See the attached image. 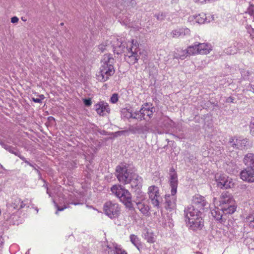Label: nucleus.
<instances>
[{
  "label": "nucleus",
  "instance_id": "obj_31",
  "mask_svg": "<svg viewBox=\"0 0 254 254\" xmlns=\"http://www.w3.org/2000/svg\"><path fill=\"white\" fill-rule=\"evenodd\" d=\"M246 220L250 226L254 228V212L252 215L248 216Z\"/></svg>",
  "mask_w": 254,
  "mask_h": 254
},
{
  "label": "nucleus",
  "instance_id": "obj_27",
  "mask_svg": "<svg viewBox=\"0 0 254 254\" xmlns=\"http://www.w3.org/2000/svg\"><path fill=\"white\" fill-rule=\"evenodd\" d=\"M235 141L234 139H231L230 140V143L234 147L237 148H242L246 145L247 141L245 139H236Z\"/></svg>",
  "mask_w": 254,
  "mask_h": 254
},
{
  "label": "nucleus",
  "instance_id": "obj_14",
  "mask_svg": "<svg viewBox=\"0 0 254 254\" xmlns=\"http://www.w3.org/2000/svg\"><path fill=\"white\" fill-rule=\"evenodd\" d=\"M192 203L200 210L203 209L205 206H209L204 197L199 194H195L192 197Z\"/></svg>",
  "mask_w": 254,
  "mask_h": 254
},
{
  "label": "nucleus",
  "instance_id": "obj_10",
  "mask_svg": "<svg viewBox=\"0 0 254 254\" xmlns=\"http://www.w3.org/2000/svg\"><path fill=\"white\" fill-rule=\"evenodd\" d=\"M147 193L152 204L155 207H159L161 202V197L158 187L154 185L149 187Z\"/></svg>",
  "mask_w": 254,
  "mask_h": 254
},
{
  "label": "nucleus",
  "instance_id": "obj_23",
  "mask_svg": "<svg viewBox=\"0 0 254 254\" xmlns=\"http://www.w3.org/2000/svg\"><path fill=\"white\" fill-rule=\"evenodd\" d=\"M142 237L149 243H154L156 241V236L151 230L145 229Z\"/></svg>",
  "mask_w": 254,
  "mask_h": 254
},
{
  "label": "nucleus",
  "instance_id": "obj_43",
  "mask_svg": "<svg viewBox=\"0 0 254 254\" xmlns=\"http://www.w3.org/2000/svg\"><path fill=\"white\" fill-rule=\"evenodd\" d=\"M3 239L1 236H0V247L2 246L3 244Z\"/></svg>",
  "mask_w": 254,
  "mask_h": 254
},
{
  "label": "nucleus",
  "instance_id": "obj_29",
  "mask_svg": "<svg viewBox=\"0 0 254 254\" xmlns=\"http://www.w3.org/2000/svg\"><path fill=\"white\" fill-rule=\"evenodd\" d=\"M129 238L131 242L139 250V247L141 246L139 238L133 234L131 235Z\"/></svg>",
  "mask_w": 254,
  "mask_h": 254
},
{
  "label": "nucleus",
  "instance_id": "obj_40",
  "mask_svg": "<svg viewBox=\"0 0 254 254\" xmlns=\"http://www.w3.org/2000/svg\"><path fill=\"white\" fill-rule=\"evenodd\" d=\"M149 128L148 127H147V125L146 124L145 126H144V130L142 131V132L143 133H144L145 132H147L149 130Z\"/></svg>",
  "mask_w": 254,
  "mask_h": 254
},
{
  "label": "nucleus",
  "instance_id": "obj_7",
  "mask_svg": "<svg viewBox=\"0 0 254 254\" xmlns=\"http://www.w3.org/2000/svg\"><path fill=\"white\" fill-rule=\"evenodd\" d=\"M104 213L111 219L118 218L121 213V207L119 204L113 201H109L103 205Z\"/></svg>",
  "mask_w": 254,
  "mask_h": 254
},
{
  "label": "nucleus",
  "instance_id": "obj_25",
  "mask_svg": "<svg viewBox=\"0 0 254 254\" xmlns=\"http://www.w3.org/2000/svg\"><path fill=\"white\" fill-rule=\"evenodd\" d=\"M174 58L180 59L184 60L189 56L187 53V49L186 50L176 49L174 52Z\"/></svg>",
  "mask_w": 254,
  "mask_h": 254
},
{
  "label": "nucleus",
  "instance_id": "obj_16",
  "mask_svg": "<svg viewBox=\"0 0 254 254\" xmlns=\"http://www.w3.org/2000/svg\"><path fill=\"white\" fill-rule=\"evenodd\" d=\"M170 184L171 187V194L175 195L177 192V189L178 186V178L177 173L175 172L173 169L170 170Z\"/></svg>",
  "mask_w": 254,
  "mask_h": 254
},
{
  "label": "nucleus",
  "instance_id": "obj_3",
  "mask_svg": "<svg viewBox=\"0 0 254 254\" xmlns=\"http://www.w3.org/2000/svg\"><path fill=\"white\" fill-rule=\"evenodd\" d=\"M185 221L187 226L192 230H197L203 226L201 214L193 205H190L185 209Z\"/></svg>",
  "mask_w": 254,
  "mask_h": 254
},
{
  "label": "nucleus",
  "instance_id": "obj_39",
  "mask_svg": "<svg viewBox=\"0 0 254 254\" xmlns=\"http://www.w3.org/2000/svg\"><path fill=\"white\" fill-rule=\"evenodd\" d=\"M32 100L35 103H41V99L40 98H39V97L36 98H33Z\"/></svg>",
  "mask_w": 254,
  "mask_h": 254
},
{
  "label": "nucleus",
  "instance_id": "obj_30",
  "mask_svg": "<svg viewBox=\"0 0 254 254\" xmlns=\"http://www.w3.org/2000/svg\"><path fill=\"white\" fill-rule=\"evenodd\" d=\"M0 144L2 145V146L5 150L8 151L9 152H10L11 153H13V154H15V155H16V156H18L19 155V152L15 148L12 147H11L10 146L7 145H5V144H4L3 143H0Z\"/></svg>",
  "mask_w": 254,
  "mask_h": 254
},
{
  "label": "nucleus",
  "instance_id": "obj_2",
  "mask_svg": "<svg viewBox=\"0 0 254 254\" xmlns=\"http://www.w3.org/2000/svg\"><path fill=\"white\" fill-rule=\"evenodd\" d=\"M114 63L115 60L112 55L105 54L103 56L101 62V66L96 74V78L99 81L105 82L114 74Z\"/></svg>",
  "mask_w": 254,
  "mask_h": 254
},
{
  "label": "nucleus",
  "instance_id": "obj_13",
  "mask_svg": "<svg viewBox=\"0 0 254 254\" xmlns=\"http://www.w3.org/2000/svg\"><path fill=\"white\" fill-rule=\"evenodd\" d=\"M148 103L144 104L141 108L137 112V116L136 119L142 120H146L147 118H150L153 114V108Z\"/></svg>",
  "mask_w": 254,
  "mask_h": 254
},
{
  "label": "nucleus",
  "instance_id": "obj_32",
  "mask_svg": "<svg viewBox=\"0 0 254 254\" xmlns=\"http://www.w3.org/2000/svg\"><path fill=\"white\" fill-rule=\"evenodd\" d=\"M118 101V96L117 94H114L110 99V101L113 103L115 104Z\"/></svg>",
  "mask_w": 254,
  "mask_h": 254
},
{
  "label": "nucleus",
  "instance_id": "obj_19",
  "mask_svg": "<svg viewBox=\"0 0 254 254\" xmlns=\"http://www.w3.org/2000/svg\"><path fill=\"white\" fill-rule=\"evenodd\" d=\"M213 203L215 206L217 204V199L215 197L213 198ZM211 214L216 220L220 221L222 219L223 214H226L222 208L215 206V208L211 210Z\"/></svg>",
  "mask_w": 254,
  "mask_h": 254
},
{
  "label": "nucleus",
  "instance_id": "obj_11",
  "mask_svg": "<svg viewBox=\"0 0 254 254\" xmlns=\"http://www.w3.org/2000/svg\"><path fill=\"white\" fill-rule=\"evenodd\" d=\"M214 20V15L208 14L207 15L204 13H201L195 15L189 16L188 20L190 22H194L198 24H203L205 22H210Z\"/></svg>",
  "mask_w": 254,
  "mask_h": 254
},
{
  "label": "nucleus",
  "instance_id": "obj_35",
  "mask_svg": "<svg viewBox=\"0 0 254 254\" xmlns=\"http://www.w3.org/2000/svg\"><path fill=\"white\" fill-rule=\"evenodd\" d=\"M83 102H84L85 105L86 106H90L92 104V101L90 99H84Z\"/></svg>",
  "mask_w": 254,
  "mask_h": 254
},
{
  "label": "nucleus",
  "instance_id": "obj_50",
  "mask_svg": "<svg viewBox=\"0 0 254 254\" xmlns=\"http://www.w3.org/2000/svg\"><path fill=\"white\" fill-rule=\"evenodd\" d=\"M22 20L23 21H25V20H24V18H22Z\"/></svg>",
  "mask_w": 254,
  "mask_h": 254
},
{
  "label": "nucleus",
  "instance_id": "obj_17",
  "mask_svg": "<svg viewBox=\"0 0 254 254\" xmlns=\"http://www.w3.org/2000/svg\"><path fill=\"white\" fill-rule=\"evenodd\" d=\"M106 251L108 254H127V253L123 250L120 246L115 243L108 245Z\"/></svg>",
  "mask_w": 254,
  "mask_h": 254
},
{
  "label": "nucleus",
  "instance_id": "obj_9",
  "mask_svg": "<svg viewBox=\"0 0 254 254\" xmlns=\"http://www.w3.org/2000/svg\"><path fill=\"white\" fill-rule=\"evenodd\" d=\"M117 177L118 181L124 184H128L131 176L133 174L131 173L127 169L126 165L121 164L117 167L116 168Z\"/></svg>",
  "mask_w": 254,
  "mask_h": 254
},
{
  "label": "nucleus",
  "instance_id": "obj_46",
  "mask_svg": "<svg viewBox=\"0 0 254 254\" xmlns=\"http://www.w3.org/2000/svg\"><path fill=\"white\" fill-rule=\"evenodd\" d=\"M47 193L48 194H49V195H50V196H51V194L50 193V192H49V190H48V189H47Z\"/></svg>",
  "mask_w": 254,
  "mask_h": 254
},
{
  "label": "nucleus",
  "instance_id": "obj_36",
  "mask_svg": "<svg viewBox=\"0 0 254 254\" xmlns=\"http://www.w3.org/2000/svg\"><path fill=\"white\" fill-rule=\"evenodd\" d=\"M18 18L16 16H13L11 18V22L12 23H16L18 21Z\"/></svg>",
  "mask_w": 254,
  "mask_h": 254
},
{
  "label": "nucleus",
  "instance_id": "obj_12",
  "mask_svg": "<svg viewBox=\"0 0 254 254\" xmlns=\"http://www.w3.org/2000/svg\"><path fill=\"white\" fill-rule=\"evenodd\" d=\"M59 203L61 204H63V207H60L55 202V206L57 209V211L56 212V214H57L59 211H63L64 209L69 207V204H74L75 205L78 204L79 203L75 201V198L72 194H69L68 197H63V200L60 199Z\"/></svg>",
  "mask_w": 254,
  "mask_h": 254
},
{
  "label": "nucleus",
  "instance_id": "obj_4",
  "mask_svg": "<svg viewBox=\"0 0 254 254\" xmlns=\"http://www.w3.org/2000/svg\"><path fill=\"white\" fill-rule=\"evenodd\" d=\"M244 162L247 168L241 172V178L247 182H254V154H247L244 158Z\"/></svg>",
  "mask_w": 254,
  "mask_h": 254
},
{
  "label": "nucleus",
  "instance_id": "obj_48",
  "mask_svg": "<svg viewBox=\"0 0 254 254\" xmlns=\"http://www.w3.org/2000/svg\"><path fill=\"white\" fill-rule=\"evenodd\" d=\"M201 254V253H196V254Z\"/></svg>",
  "mask_w": 254,
  "mask_h": 254
},
{
  "label": "nucleus",
  "instance_id": "obj_1",
  "mask_svg": "<svg viewBox=\"0 0 254 254\" xmlns=\"http://www.w3.org/2000/svg\"><path fill=\"white\" fill-rule=\"evenodd\" d=\"M110 44L117 54L125 52L126 59L130 64L136 63L140 58V49L136 41L131 40L127 43L125 40L115 36L111 37Z\"/></svg>",
  "mask_w": 254,
  "mask_h": 254
},
{
  "label": "nucleus",
  "instance_id": "obj_5",
  "mask_svg": "<svg viewBox=\"0 0 254 254\" xmlns=\"http://www.w3.org/2000/svg\"><path fill=\"white\" fill-rule=\"evenodd\" d=\"M235 200L231 194L228 191L223 192L219 198V206L225 214H233L236 210Z\"/></svg>",
  "mask_w": 254,
  "mask_h": 254
},
{
  "label": "nucleus",
  "instance_id": "obj_24",
  "mask_svg": "<svg viewBox=\"0 0 254 254\" xmlns=\"http://www.w3.org/2000/svg\"><path fill=\"white\" fill-rule=\"evenodd\" d=\"M122 114L124 117L127 119L133 118L136 119V117L138 116L137 112L131 109H123L122 111Z\"/></svg>",
  "mask_w": 254,
  "mask_h": 254
},
{
  "label": "nucleus",
  "instance_id": "obj_49",
  "mask_svg": "<svg viewBox=\"0 0 254 254\" xmlns=\"http://www.w3.org/2000/svg\"><path fill=\"white\" fill-rule=\"evenodd\" d=\"M22 20L23 21H25V20H24V18H22Z\"/></svg>",
  "mask_w": 254,
  "mask_h": 254
},
{
  "label": "nucleus",
  "instance_id": "obj_26",
  "mask_svg": "<svg viewBox=\"0 0 254 254\" xmlns=\"http://www.w3.org/2000/svg\"><path fill=\"white\" fill-rule=\"evenodd\" d=\"M187 53L189 56H193L198 54V42H196L192 45L188 47Z\"/></svg>",
  "mask_w": 254,
  "mask_h": 254
},
{
  "label": "nucleus",
  "instance_id": "obj_21",
  "mask_svg": "<svg viewBox=\"0 0 254 254\" xmlns=\"http://www.w3.org/2000/svg\"><path fill=\"white\" fill-rule=\"evenodd\" d=\"M27 201V200H25L23 201L20 198L18 197H15L13 199L11 203L10 204H8V207L9 209H10V207H13L14 209L18 210L25 207Z\"/></svg>",
  "mask_w": 254,
  "mask_h": 254
},
{
  "label": "nucleus",
  "instance_id": "obj_33",
  "mask_svg": "<svg viewBox=\"0 0 254 254\" xmlns=\"http://www.w3.org/2000/svg\"><path fill=\"white\" fill-rule=\"evenodd\" d=\"M250 133L254 136V119L252 120L250 125Z\"/></svg>",
  "mask_w": 254,
  "mask_h": 254
},
{
  "label": "nucleus",
  "instance_id": "obj_42",
  "mask_svg": "<svg viewBox=\"0 0 254 254\" xmlns=\"http://www.w3.org/2000/svg\"><path fill=\"white\" fill-rule=\"evenodd\" d=\"M145 198V195L143 193H141L140 194V200H144Z\"/></svg>",
  "mask_w": 254,
  "mask_h": 254
},
{
  "label": "nucleus",
  "instance_id": "obj_47",
  "mask_svg": "<svg viewBox=\"0 0 254 254\" xmlns=\"http://www.w3.org/2000/svg\"><path fill=\"white\" fill-rule=\"evenodd\" d=\"M35 210H36L37 213H38V209L36 208L35 209Z\"/></svg>",
  "mask_w": 254,
  "mask_h": 254
},
{
  "label": "nucleus",
  "instance_id": "obj_15",
  "mask_svg": "<svg viewBox=\"0 0 254 254\" xmlns=\"http://www.w3.org/2000/svg\"><path fill=\"white\" fill-rule=\"evenodd\" d=\"M95 109L98 114L104 116L110 112V108L108 104L103 101H101L95 105Z\"/></svg>",
  "mask_w": 254,
  "mask_h": 254
},
{
  "label": "nucleus",
  "instance_id": "obj_45",
  "mask_svg": "<svg viewBox=\"0 0 254 254\" xmlns=\"http://www.w3.org/2000/svg\"><path fill=\"white\" fill-rule=\"evenodd\" d=\"M251 88L253 92L254 93V82L251 83Z\"/></svg>",
  "mask_w": 254,
  "mask_h": 254
},
{
  "label": "nucleus",
  "instance_id": "obj_34",
  "mask_svg": "<svg viewBox=\"0 0 254 254\" xmlns=\"http://www.w3.org/2000/svg\"><path fill=\"white\" fill-rule=\"evenodd\" d=\"M109 46V42H106V45H104L103 44H100L99 46V49L102 51V52H103L105 50H106V47H108Z\"/></svg>",
  "mask_w": 254,
  "mask_h": 254
},
{
  "label": "nucleus",
  "instance_id": "obj_8",
  "mask_svg": "<svg viewBox=\"0 0 254 254\" xmlns=\"http://www.w3.org/2000/svg\"><path fill=\"white\" fill-rule=\"evenodd\" d=\"M217 186L221 189H228L234 187V181L225 174L217 173L215 175Z\"/></svg>",
  "mask_w": 254,
  "mask_h": 254
},
{
  "label": "nucleus",
  "instance_id": "obj_18",
  "mask_svg": "<svg viewBox=\"0 0 254 254\" xmlns=\"http://www.w3.org/2000/svg\"><path fill=\"white\" fill-rule=\"evenodd\" d=\"M190 34V30L186 27L177 28L173 30L170 33L171 36L173 38H178L179 37L189 36Z\"/></svg>",
  "mask_w": 254,
  "mask_h": 254
},
{
  "label": "nucleus",
  "instance_id": "obj_37",
  "mask_svg": "<svg viewBox=\"0 0 254 254\" xmlns=\"http://www.w3.org/2000/svg\"><path fill=\"white\" fill-rule=\"evenodd\" d=\"M22 160L24 161L25 163H26L27 164L29 165L30 166H31V165L30 164V163L29 162H28L26 160V158L23 157V156H22L20 155V154L19 153V155L18 156Z\"/></svg>",
  "mask_w": 254,
  "mask_h": 254
},
{
  "label": "nucleus",
  "instance_id": "obj_28",
  "mask_svg": "<svg viewBox=\"0 0 254 254\" xmlns=\"http://www.w3.org/2000/svg\"><path fill=\"white\" fill-rule=\"evenodd\" d=\"M136 205L137 208L142 213L145 215L148 214L149 207L147 205L139 201L136 202Z\"/></svg>",
  "mask_w": 254,
  "mask_h": 254
},
{
  "label": "nucleus",
  "instance_id": "obj_20",
  "mask_svg": "<svg viewBox=\"0 0 254 254\" xmlns=\"http://www.w3.org/2000/svg\"><path fill=\"white\" fill-rule=\"evenodd\" d=\"M131 177L128 183L130 184L131 187L136 189L140 188L142 187L143 181L142 178L134 173Z\"/></svg>",
  "mask_w": 254,
  "mask_h": 254
},
{
  "label": "nucleus",
  "instance_id": "obj_41",
  "mask_svg": "<svg viewBox=\"0 0 254 254\" xmlns=\"http://www.w3.org/2000/svg\"><path fill=\"white\" fill-rule=\"evenodd\" d=\"M233 101H234V99L232 97H229L227 99V102L233 103Z\"/></svg>",
  "mask_w": 254,
  "mask_h": 254
},
{
  "label": "nucleus",
  "instance_id": "obj_38",
  "mask_svg": "<svg viewBox=\"0 0 254 254\" xmlns=\"http://www.w3.org/2000/svg\"><path fill=\"white\" fill-rule=\"evenodd\" d=\"M194 2H197V3H207V0H193Z\"/></svg>",
  "mask_w": 254,
  "mask_h": 254
},
{
  "label": "nucleus",
  "instance_id": "obj_44",
  "mask_svg": "<svg viewBox=\"0 0 254 254\" xmlns=\"http://www.w3.org/2000/svg\"><path fill=\"white\" fill-rule=\"evenodd\" d=\"M39 98H40L41 99V101H42V100H43L45 98V97L43 95L41 94L39 96Z\"/></svg>",
  "mask_w": 254,
  "mask_h": 254
},
{
  "label": "nucleus",
  "instance_id": "obj_6",
  "mask_svg": "<svg viewBox=\"0 0 254 254\" xmlns=\"http://www.w3.org/2000/svg\"><path fill=\"white\" fill-rule=\"evenodd\" d=\"M112 192L116 195L127 207L132 206L131 196L129 192L121 185H114L111 188Z\"/></svg>",
  "mask_w": 254,
  "mask_h": 254
},
{
  "label": "nucleus",
  "instance_id": "obj_22",
  "mask_svg": "<svg viewBox=\"0 0 254 254\" xmlns=\"http://www.w3.org/2000/svg\"><path fill=\"white\" fill-rule=\"evenodd\" d=\"M198 48L199 55H207L212 50L211 45L206 43L198 42Z\"/></svg>",
  "mask_w": 254,
  "mask_h": 254
}]
</instances>
